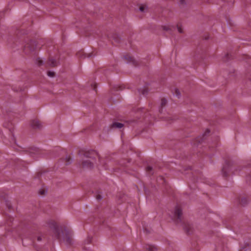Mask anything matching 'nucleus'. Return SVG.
Returning a JSON list of instances; mask_svg holds the SVG:
<instances>
[{
  "mask_svg": "<svg viewBox=\"0 0 251 251\" xmlns=\"http://www.w3.org/2000/svg\"><path fill=\"white\" fill-rule=\"evenodd\" d=\"M96 164L104 169H108L105 160L96 152L86 154L81 161V167L84 170L92 169Z\"/></svg>",
  "mask_w": 251,
  "mask_h": 251,
  "instance_id": "f257e3e1",
  "label": "nucleus"
},
{
  "mask_svg": "<svg viewBox=\"0 0 251 251\" xmlns=\"http://www.w3.org/2000/svg\"><path fill=\"white\" fill-rule=\"evenodd\" d=\"M49 225L53 229L55 236L60 241H66L67 244H71L72 242V231L68 227H61V231H60V228L57 223L53 221L50 220Z\"/></svg>",
  "mask_w": 251,
  "mask_h": 251,
  "instance_id": "f03ea898",
  "label": "nucleus"
},
{
  "mask_svg": "<svg viewBox=\"0 0 251 251\" xmlns=\"http://www.w3.org/2000/svg\"><path fill=\"white\" fill-rule=\"evenodd\" d=\"M172 219L177 224L182 225L187 234H190L192 231L191 225L187 222L184 221L182 217V209L179 205H176L172 213Z\"/></svg>",
  "mask_w": 251,
  "mask_h": 251,
  "instance_id": "7ed1b4c3",
  "label": "nucleus"
},
{
  "mask_svg": "<svg viewBox=\"0 0 251 251\" xmlns=\"http://www.w3.org/2000/svg\"><path fill=\"white\" fill-rule=\"evenodd\" d=\"M96 199L98 201H100L105 198L106 196L105 189H94L93 191Z\"/></svg>",
  "mask_w": 251,
  "mask_h": 251,
  "instance_id": "20e7f679",
  "label": "nucleus"
},
{
  "mask_svg": "<svg viewBox=\"0 0 251 251\" xmlns=\"http://www.w3.org/2000/svg\"><path fill=\"white\" fill-rule=\"evenodd\" d=\"M176 25L172 24H165L162 25V28L164 30L171 32L175 28Z\"/></svg>",
  "mask_w": 251,
  "mask_h": 251,
  "instance_id": "39448f33",
  "label": "nucleus"
},
{
  "mask_svg": "<svg viewBox=\"0 0 251 251\" xmlns=\"http://www.w3.org/2000/svg\"><path fill=\"white\" fill-rule=\"evenodd\" d=\"M36 46V44L35 41H30L25 45V48L28 49L30 50H34Z\"/></svg>",
  "mask_w": 251,
  "mask_h": 251,
  "instance_id": "423d86ee",
  "label": "nucleus"
},
{
  "mask_svg": "<svg viewBox=\"0 0 251 251\" xmlns=\"http://www.w3.org/2000/svg\"><path fill=\"white\" fill-rule=\"evenodd\" d=\"M145 251H155L157 250L156 247L155 246L151 245H146L144 247Z\"/></svg>",
  "mask_w": 251,
  "mask_h": 251,
  "instance_id": "0eeeda50",
  "label": "nucleus"
},
{
  "mask_svg": "<svg viewBox=\"0 0 251 251\" xmlns=\"http://www.w3.org/2000/svg\"><path fill=\"white\" fill-rule=\"evenodd\" d=\"M6 221L5 223V226H10L12 225V222L13 221V218L10 216H8L6 217Z\"/></svg>",
  "mask_w": 251,
  "mask_h": 251,
  "instance_id": "6e6552de",
  "label": "nucleus"
},
{
  "mask_svg": "<svg viewBox=\"0 0 251 251\" xmlns=\"http://www.w3.org/2000/svg\"><path fill=\"white\" fill-rule=\"evenodd\" d=\"M0 201H3V200L5 201V204H6V206L8 208V209H11V203L6 200V197L5 195L0 197Z\"/></svg>",
  "mask_w": 251,
  "mask_h": 251,
  "instance_id": "1a4fd4ad",
  "label": "nucleus"
},
{
  "mask_svg": "<svg viewBox=\"0 0 251 251\" xmlns=\"http://www.w3.org/2000/svg\"><path fill=\"white\" fill-rule=\"evenodd\" d=\"M229 171V170L228 168L227 167L225 166V167H223V168L222 169V174L223 176H227V175L228 174Z\"/></svg>",
  "mask_w": 251,
  "mask_h": 251,
  "instance_id": "9d476101",
  "label": "nucleus"
},
{
  "mask_svg": "<svg viewBox=\"0 0 251 251\" xmlns=\"http://www.w3.org/2000/svg\"><path fill=\"white\" fill-rule=\"evenodd\" d=\"M124 126V125L121 123L115 122L112 124V127L114 128H121Z\"/></svg>",
  "mask_w": 251,
  "mask_h": 251,
  "instance_id": "9b49d317",
  "label": "nucleus"
},
{
  "mask_svg": "<svg viewBox=\"0 0 251 251\" xmlns=\"http://www.w3.org/2000/svg\"><path fill=\"white\" fill-rule=\"evenodd\" d=\"M239 202L241 204L244 205L247 203L248 200L246 197H243L241 198V199H239Z\"/></svg>",
  "mask_w": 251,
  "mask_h": 251,
  "instance_id": "f8f14e48",
  "label": "nucleus"
},
{
  "mask_svg": "<svg viewBox=\"0 0 251 251\" xmlns=\"http://www.w3.org/2000/svg\"><path fill=\"white\" fill-rule=\"evenodd\" d=\"M49 64L52 66H55L57 65V62L55 59L51 58L49 61Z\"/></svg>",
  "mask_w": 251,
  "mask_h": 251,
  "instance_id": "ddd939ff",
  "label": "nucleus"
},
{
  "mask_svg": "<svg viewBox=\"0 0 251 251\" xmlns=\"http://www.w3.org/2000/svg\"><path fill=\"white\" fill-rule=\"evenodd\" d=\"M165 183V181L164 180V179L163 178H161L160 181H157V185L155 187H162L163 186V185Z\"/></svg>",
  "mask_w": 251,
  "mask_h": 251,
  "instance_id": "4468645a",
  "label": "nucleus"
},
{
  "mask_svg": "<svg viewBox=\"0 0 251 251\" xmlns=\"http://www.w3.org/2000/svg\"><path fill=\"white\" fill-rule=\"evenodd\" d=\"M173 94L178 98H179L181 96L180 92L178 89H175L174 91Z\"/></svg>",
  "mask_w": 251,
  "mask_h": 251,
  "instance_id": "2eb2a0df",
  "label": "nucleus"
},
{
  "mask_svg": "<svg viewBox=\"0 0 251 251\" xmlns=\"http://www.w3.org/2000/svg\"><path fill=\"white\" fill-rule=\"evenodd\" d=\"M32 126L35 128H39L40 127V124L38 121H33L32 123Z\"/></svg>",
  "mask_w": 251,
  "mask_h": 251,
  "instance_id": "dca6fc26",
  "label": "nucleus"
},
{
  "mask_svg": "<svg viewBox=\"0 0 251 251\" xmlns=\"http://www.w3.org/2000/svg\"><path fill=\"white\" fill-rule=\"evenodd\" d=\"M177 27V30L179 33H182L183 32V28L181 25H176Z\"/></svg>",
  "mask_w": 251,
  "mask_h": 251,
  "instance_id": "f3484780",
  "label": "nucleus"
},
{
  "mask_svg": "<svg viewBox=\"0 0 251 251\" xmlns=\"http://www.w3.org/2000/svg\"><path fill=\"white\" fill-rule=\"evenodd\" d=\"M167 103V100L165 99H162L161 101V105L162 106L165 105Z\"/></svg>",
  "mask_w": 251,
  "mask_h": 251,
  "instance_id": "a211bd4d",
  "label": "nucleus"
},
{
  "mask_svg": "<svg viewBox=\"0 0 251 251\" xmlns=\"http://www.w3.org/2000/svg\"><path fill=\"white\" fill-rule=\"evenodd\" d=\"M48 75L50 77H52L54 75V73L53 72L49 71L48 72Z\"/></svg>",
  "mask_w": 251,
  "mask_h": 251,
  "instance_id": "6ab92c4d",
  "label": "nucleus"
},
{
  "mask_svg": "<svg viewBox=\"0 0 251 251\" xmlns=\"http://www.w3.org/2000/svg\"><path fill=\"white\" fill-rule=\"evenodd\" d=\"M45 190L46 189H41L40 191H39V194L40 195H43L45 194Z\"/></svg>",
  "mask_w": 251,
  "mask_h": 251,
  "instance_id": "aec40b11",
  "label": "nucleus"
},
{
  "mask_svg": "<svg viewBox=\"0 0 251 251\" xmlns=\"http://www.w3.org/2000/svg\"><path fill=\"white\" fill-rule=\"evenodd\" d=\"M91 240H92L91 238L89 237L87 240V244L90 243L91 242Z\"/></svg>",
  "mask_w": 251,
  "mask_h": 251,
  "instance_id": "412c9836",
  "label": "nucleus"
},
{
  "mask_svg": "<svg viewBox=\"0 0 251 251\" xmlns=\"http://www.w3.org/2000/svg\"><path fill=\"white\" fill-rule=\"evenodd\" d=\"M147 171H148L150 172V171H151L152 170V167H151V166H148V167H147Z\"/></svg>",
  "mask_w": 251,
  "mask_h": 251,
  "instance_id": "4be33fe9",
  "label": "nucleus"
},
{
  "mask_svg": "<svg viewBox=\"0 0 251 251\" xmlns=\"http://www.w3.org/2000/svg\"><path fill=\"white\" fill-rule=\"evenodd\" d=\"M139 10L141 12H143L144 11V8L143 7H140Z\"/></svg>",
  "mask_w": 251,
  "mask_h": 251,
  "instance_id": "5701e85b",
  "label": "nucleus"
},
{
  "mask_svg": "<svg viewBox=\"0 0 251 251\" xmlns=\"http://www.w3.org/2000/svg\"><path fill=\"white\" fill-rule=\"evenodd\" d=\"M41 240V237H38V241H40Z\"/></svg>",
  "mask_w": 251,
  "mask_h": 251,
  "instance_id": "b1692460",
  "label": "nucleus"
},
{
  "mask_svg": "<svg viewBox=\"0 0 251 251\" xmlns=\"http://www.w3.org/2000/svg\"><path fill=\"white\" fill-rule=\"evenodd\" d=\"M146 92H143L142 93L143 95H145L146 94Z\"/></svg>",
  "mask_w": 251,
  "mask_h": 251,
  "instance_id": "393cba45",
  "label": "nucleus"
}]
</instances>
